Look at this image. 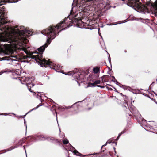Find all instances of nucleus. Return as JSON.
<instances>
[{
    "label": "nucleus",
    "mask_w": 157,
    "mask_h": 157,
    "mask_svg": "<svg viewBox=\"0 0 157 157\" xmlns=\"http://www.w3.org/2000/svg\"><path fill=\"white\" fill-rule=\"evenodd\" d=\"M95 79H92L90 80V82L89 83V86H94L98 84H100L101 82L100 80H95Z\"/></svg>",
    "instance_id": "obj_11"
},
{
    "label": "nucleus",
    "mask_w": 157,
    "mask_h": 157,
    "mask_svg": "<svg viewBox=\"0 0 157 157\" xmlns=\"http://www.w3.org/2000/svg\"><path fill=\"white\" fill-rule=\"evenodd\" d=\"M124 52H125V53H126V52H127V51H126V50H125V51H124Z\"/></svg>",
    "instance_id": "obj_36"
},
{
    "label": "nucleus",
    "mask_w": 157,
    "mask_h": 157,
    "mask_svg": "<svg viewBox=\"0 0 157 157\" xmlns=\"http://www.w3.org/2000/svg\"><path fill=\"white\" fill-rule=\"evenodd\" d=\"M126 132V130H124L122 132H121L120 133L119 135H118V136L117 138V139H116V140L117 141V140L119 139V137H120V136L123 134V133H125Z\"/></svg>",
    "instance_id": "obj_20"
},
{
    "label": "nucleus",
    "mask_w": 157,
    "mask_h": 157,
    "mask_svg": "<svg viewBox=\"0 0 157 157\" xmlns=\"http://www.w3.org/2000/svg\"><path fill=\"white\" fill-rule=\"evenodd\" d=\"M29 78L28 77L26 78L25 79V81L26 82L29 80Z\"/></svg>",
    "instance_id": "obj_31"
},
{
    "label": "nucleus",
    "mask_w": 157,
    "mask_h": 157,
    "mask_svg": "<svg viewBox=\"0 0 157 157\" xmlns=\"http://www.w3.org/2000/svg\"><path fill=\"white\" fill-rule=\"evenodd\" d=\"M110 75H104L101 78L102 79L101 82L104 83V82H108L110 79Z\"/></svg>",
    "instance_id": "obj_10"
},
{
    "label": "nucleus",
    "mask_w": 157,
    "mask_h": 157,
    "mask_svg": "<svg viewBox=\"0 0 157 157\" xmlns=\"http://www.w3.org/2000/svg\"><path fill=\"white\" fill-rule=\"evenodd\" d=\"M115 143H116V144L117 145V143L116 142Z\"/></svg>",
    "instance_id": "obj_38"
},
{
    "label": "nucleus",
    "mask_w": 157,
    "mask_h": 157,
    "mask_svg": "<svg viewBox=\"0 0 157 157\" xmlns=\"http://www.w3.org/2000/svg\"><path fill=\"white\" fill-rule=\"evenodd\" d=\"M24 51L28 55L25 56V57L31 58L32 59H34L41 67H47V66H49L50 68L54 69L53 65H54V64L52 62L50 61V60H47L43 58L42 57H41V59H40V60L38 59L36 60L35 58H32V56H36L37 55V54L35 55H33V53H36L38 54L39 52L38 53L37 52H31L29 51H28L26 49H25Z\"/></svg>",
    "instance_id": "obj_5"
},
{
    "label": "nucleus",
    "mask_w": 157,
    "mask_h": 157,
    "mask_svg": "<svg viewBox=\"0 0 157 157\" xmlns=\"http://www.w3.org/2000/svg\"><path fill=\"white\" fill-rule=\"evenodd\" d=\"M122 109L124 111H127L126 113L130 116H132L131 113L135 117L139 114L138 111L136 110H135V112L134 110L131 111L129 109L128 105L127 103H124L122 105Z\"/></svg>",
    "instance_id": "obj_9"
},
{
    "label": "nucleus",
    "mask_w": 157,
    "mask_h": 157,
    "mask_svg": "<svg viewBox=\"0 0 157 157\" xmlns=\"http://www.w3.org/2000/svg\"><path fill=\"white\" fill-rule=\"evenodd\" d=\"M112 141H113V140H112L110 139V140H108L104 145L102 146V147H103L104 146H106L107 143L110 144L111 143H112L113 142Z\"/></svg>",
    "instance_id": "obj_22"
},
{
    "label": "nucleus",
    "mask_w": 157,
    "mask_h": 157,
    "mask_svg": "<svg viewBox=\"0 0 157 157\" xmlns=\"http://www.w3.org/2000/svg\"><path fill=\"white\" fill-rule=\"evenodd\" d=\"M94 22V21H89V24H87V25L88 26H91V27H90V29H91L92 28H93L94 27V25L93 24Z\"/></svg>",
    "instance_id": "obj_16"
},
{
    "label": "nucleus",
    "mask_w": 157,
    "mask_h": 157,
    "mask_svg": "<svg viewBox=\"0 0 157 157\" xmlns=\"http://www.w3.org/2000/svg\"><path fill=\"white\" fill-rule=\"evenodd\" d=\"M18 1H0V36H2L6 34L9 30V27L3 25L10 22V21L8 19L7 13L3 10L5 8L2 5L6 3L17 2Z\"/></svg>",
    "instance_id": "obj_2"
},
{
    "label": "nucleus",
    "mask_w": 157,
    "mask_h": 157,
    "mask_svg": "<svg viewBox=\"0 0 157 157\" xmlns=\"http://www.w3.org/2000/svg\"><path fill=\"white\" fill-rule=\"evenodd\" d=\"M113 149H114V150L115 153H116V151H115V147H113Z\"/></svg>",
    "instance_id": "obj_34"
},
{
    "label": "nucleus",
    "mask_w": 157,
    "mask_h": 157,
    "mask_svg": "<svg viewBox=\"0 0 157 157\" xmlns=\"http://www.w3.org/2000/svg\"><path fill=\"white\" fill-rule=\"evenodd\" d=\"M90 1H81V3L83 5L82 3L88 2ZM93 3V5L94 6V8H97L99 9H102L103 8H105L108 9L109 7V1H92ZM83 6V5H82L81 6L82 7Z\"/></svg>",
    "instance_id": "obj_7"
},
{
    "label": "nucleus",
    "mask_w": 157,
    "mask_h": 157,
    "mask_svg": "<svg viewBox=\"0 0 157 157\" xmlns=\"http://www.w3.org/2000/svg\"><path fill=\"white\" fill-rule=\"evenodd\" d=\"M73 1V2L72 4V7L71 10L70 15L67 18H65L63 21H61L56 26L52 25L47 28L45 31L47 33H50L53 36H55V33H56L58 35L59 32L64 29V28L69 27L70 25H71V23L74 24H76L80 28L85 27L86 25L87 24L82 21L83 18V16L81 17V18H75L77 16H74V12L73 10V8L75 6L79 7V8L82 6V5H83L81 3V1Z\"/></svg>",
    "instance_id": "obj_1"
},
{
    "label": "nucleus",
    "mask_w": 157,
    "mask_h": 157,
    "mask_svg": "<svg viewBox=\"0 0 157 157\" xmlns=\"http://www.w3.org/2000/svg\"><path fill=\"white\" fill-rule=\"evenodd\" d=\"M151 131H153L154 132V133H155L156 134H157V132H155L154 131L155 129H154L153 128V129H151Z\"/></svg>",
    "instance_id": "obj_32"
},
{
    "label": "nucleus",
    "mask_w": 157,
    "mask_h": 157,
    "mask_svg": "<svg viewBox=\"0 0 157 157\" xmlns=\"http://www.w3.org/2000/svg\"><path fill=\"white\" fill-rule=\"evenodd\" d=\"M100 68L98 67H96L94 68L93 71L94 74H98V72L99 71Z\"/></svg>",
    "instance_id": "obj_17"
},
{
    "label": "nucleus",
    "mask_w": 157,
    "mask_h": 157,
    "mask_svg": "<svg viewBox=\"0 0 157 157\" xmlns=\"http://www.w3.org/2000/svg\"><path fill=\"white\" fill-rule=\"evenodd\" d=\"M29 32V31L27 30H20L17 29V31L14 33L13 36L11 37V41L14 42L19 40L21 42H24L27 39L26 37V36H27L26 33H28L29 34H30Z\"/></svg>",
    "instance_id": "obj_6"
},
{
    "label": "nucleus",
    "mask_w": 157,
    "mask_h": 157,
    "mask_svg": "<svg viewBox=\"0 0 157 157\" xmlns=\"http://www.w3.org/2000/svg\"><path fill=\"white\" fill-rule=\"evenodd\" d=\"M133 78V77L132 76H131V75H129V78L130 79H131L132 78Z\"/></svg>",
    "instance_id": "obj_30"
},
{
    "label": "nucleus",
    "mask_w": 157,
    "mask_h": 157,
    "mask_svg": "<svg viewBox=\"0 0 157 157\" xmlns=\"http://www.w3.org/2000/svg\"><path fill=\"white\" fill-rule=\"evenodd\" d=\"M13 57L12 55H9L8 56H4L1 59L2 60H9L11 59V57Z\"/></svg>",
    "instance_id": "obj_15"
},
{
    "label": "nucleus",
    "mask_w": 157,
    "mask_h": 157,
    "mask_svg": "<svg viewBox=\"0 0 157 157\" xmlns=\"http://www.w3.org/2000/svg\"><path fill=\"white\" fill-rule=\"evenodd\" d=\"M16 147H15V146L14 147V146H12L11 147H10V148H9L8 150H7V151H11V150H12V149H14Z\"/></svg>",
    "instance_id": "obj_24"
},
{
    "label": "nucleus",
    "mask_w": 157,
    "mask_h": 157,
    "mask_svg": "<svg viewBox=\"0 0 157 157\" xmlns=\"http://www.w3.org/2000/svg\"><path fill=\"white\" fill-rule=\"evenodd\" d=\"M77 151H77V152H76L78 153V154H77V155H79L81 156V155H80V154H78V153L77 152Z\"/></svg>",
    "instance_id": "obj_35"
},
{
    "label": "nucleus",
    "mask_w": 157,
    "mask_h": 157,
    "mask_svg": "<svg viewBox=\"0 0 157 157\" xmlns=\"http://www.w3.org/2000/svg\"><path fill=\"white\" fill-rule=\"evenodd\" d=\"M36 96L37 97L39 98H40V99H41V96L40 95H39V94H37V95H36Z\"/></svg>",
    "instance_id": "obj_27"
},
{
    "label": "nucleus",
    "mask_w": 157,
    "mask_h": 157,
    "mask_svg": "<svg viewBox=\"0 0 157 157\" xmlns=\"http://www.w3.org/2000/svg\"><path fill=\"white\" fill-rule=\"evenodd\" d=\"M53 143H58L59 144H61V140L59 139L53 140Z\"/></svg>",
    "instance_id": "obj_21"
},
{
    "label": "nucleus",
    "mask_w": 157,
    "mask_h": 157,
    "mask_svg": "<svg viewBox=\"0 0 157 157\" xmlns=\"http://www.w3.org/2000/svg\"><path fill=\"white\" fill-rule=\"evenodd\" d=\"M6 55H8V54L7 53H6Z\"/></svg>",
    "instance_id": "obj_37"
},
{
    "label": "nucleus",
    "mask_w": 157,
    "mask_h": 157,
    "mask_svg": "<svg viewBox=\"0 0 157 157\" xmlns=\"http://www.w3.org/2000/svg\"><path fill=\"white\" fill-rule=\"evenodd\" d=\"M39 106H40V105H39L36 107L35 108H33L32 110H34V109H36L37 108H38Z\"/></svg>",
    "instance_id": "obj_29"
},
{
    "label": "nucleus",
    "mask_w": 157,
    "mask_h": 157,
    "mask_svg": "<svg viewBox=\"0 0 157 157\" xmlns=\"http://www.w3.org/2000/svg\"><path fill=\"white\" fill-rule=\"evenodd\" d=\"M106 150L105 148H103V147H102H102H101V152L100 153H94V154H93V155H102L101 156H104L106 154V153H105V150Z\"/></svg>",
    "instance_id": "obj_14"
},
{
    "label": "nucleus",
    "mask_w": 157,
    "mask_h": 157,
    "mask_svg": "<svg viewBox=\"0 0 157 157\" xmlns=\"http://www.w3.org/2000/svg\"><path fill=\"white\" fill-rule=\"evenodd\" d=\"M126 1L127 4L130 7L136 8L141 10L147 9L149 10L154 9L157 11V1H155L154 3L149 1L146 2V5L142 3L140 1Z\"/></svg>",
    "instance_id": "obj_3"
},
{
    "label": "nucleus",
    "mask_w": 157,
    "mask_h": 157,
    "mask_svg": "<svg viewBox=\"0 0 157 157\" xmlns=\"http://www.w3.org/2000/svg\"><path fill=\"white\" fill-rule=\"evenodd\" d=\"M46 29L43 30L41 32V33L43 34L47 35L48 36V38L47 40L46 43L44 45L38 48L37 50L39 52L38 54H37V55L36 56H32V58H35L36 60L38 59L40 60V59H41V57H43V52L44 51L45 49V48H46L48 46V45L50 43L51 40L55 38L56 36L57 35V34L55 33V36H52V35H51L50 34L48 33H47L45 31Z\"/></svg>",
    "instance_id": "obj_4"
},
{
    "label": "nucleus",
    "mask_w": 157,
    "mask_h": 157,
    "mask_svg": "<svg viewBox=\"0 0 157 157\" xmlns=\"http://www.w3.org/2000/svg\"><path fill=\"white\" fill-rule=\"evenodd\" d=\"M27 86L28 89L31 92L33 91L31 90V88L33 87L34 85V84L33 83H30L29 82H26Z\"/></svg>",
    "instance_id": "obj_13"
},
{
    "label": "nucleus",
    "mask_w": 157,
    "mask_h": 157,
    "mask_svg": "<svg viewBox=\"0 0 157 157\" xmlns=\"http://www.w3.org/2000/svg\"><path fill=\"white\" fill-rule=\"evenodd\" d=\"M63 144H67L69 143V141L67 139L65 138L63 140Z\"/></svg>",
    "instance_id": "obj_23"
},
{
    "label": "nucleus",
    "mask_w": 157,
    "mask_h": 157,
    "mask_svg": "<svg viewBox=\"0 0 157 157\" xmlns=\"http://www.w3.org/2000/svg\"><path fill=\"white\" fill-rule=\"evenodd\" d=\"M38 138L39 139H41V138H43V136L42 135H39V136H38Z\"/></svg>",
    "instance_id": "obj_28"
},
{
    "label": "nucleus",
    "mask_w": 157,
    "mask_h": 157,
    "mask_svg": "<svg viewBox=\"0 0 157 157\" xmlns=\"http://www.w3.org/2000/svg\"><path fill=\"white\" fill-rule=\"evenodd\" d=\"M112 80L113 81H114V82H115V80H116V79H115V77L114 76H112Z\"/></svg>",
    "instance_id": "obj_26"
},
{
    "label": "nucleus",
    "mask_w": 157,
    "mask_h": 157,
    "mask_svg": "<svg viewBox=\"0 0 157 157\" xmlns=\"http://www.w3.org/2000/svg\"><path fill=\"white\" fill-rule=\"evenodd\" d=\"M151 124H149L147 123L144 125V128L146 129H147V130H149L152 132H154L153 131H151V129H153V128H152V127L151 126Z\"/></svg>",
    "instance_id": "obj_12"
},
{
    "label": "nucleus",
    "mask_w": 157,
    "mask_h": 157,
    "mask_svg": "<svg viewBox=\"0 0 157 157\" xmlns=\"http://www.w3.org/2000/svg\"><path fill=\"white\" fill-rule=\"evenodd\" d=\"M78 102H77L75 103H74L71 106H68V107H67V109H69V108H74L75 107V106H76V108H75V110H76V109H78V106L77 105H76V103H77Z\"/></svg>",
    "instance_id": "obj_18"
},
{
    "label": "nucleus",
    "mask_w": 157,
    "mask_h": 157,
    "mask_svg": "<svg viewBox=\"0 0 157 157\" xmlns=\"http://www.w3.org/2000/svg\"><path fill=\"white\" fill-rule=\"evenodd\" d=\"M107 88L109 90H112V89L111 88H108V87H107Z\"/></svg>",
    "instance_id": "obj_33"
},
{
    "label": "nucleus",
    "mask_w": 157,
    "mask_h": 157,
    "mask_svg": "<svg viewBox=\"0 0 157 157\" xmlns=\"http://www.w3.org/2000/svg\"><path fill=\"white\" fill-rule=\"evenodd\" d=\"M99 76V74H94L92 79H97Z\"/></svg>",
    "instance_id": "obj_19"
},
{
    "label": "nucleus",
    "mask_w": 157,
    "mask_h": 157,
    "mask_svg": "<svg viewBox=\"0 0 157 157\" xmlns=\"http://www.w3.org/2000/svg\"><path fill=\"white\" fill-rule=\"evenodd\" d=\"M69 75H72V76L74 77L75 79L78 83V81H81L82 82V80L84 79V76L83 75L80 73L79 71H76L75 73L74 71H72L71 72H68Z\"/></svg>",
    "instance_id": "obj_8"
},
{
    "label": "nucleus",
    "mask_w": 157,
    "mask_h": 157,
    "mask_svg": "<svg viewBox=\"0 0 157 157\" xmlns=\"http://www.w3.org/2000/svg\"><path fill=\"white\" fill-rule=\"evenodd\" d=\"M97 87H100L101 88H104L105 87V86H101V85H97Z\"/></svg>",
    "instance_id": "obj_25"
}]
</instances>
